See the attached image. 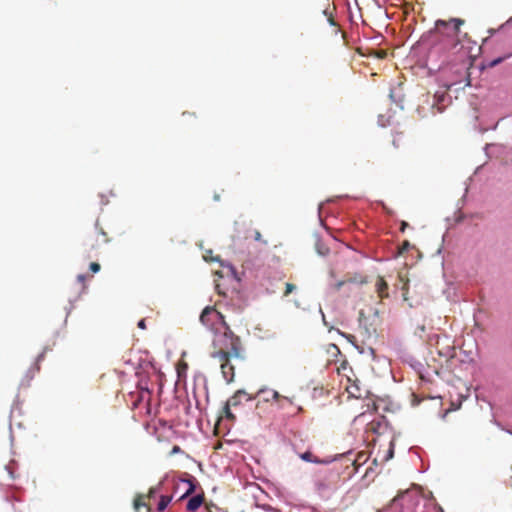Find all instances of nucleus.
I'll return each mask as SVG.
<instances>
[{"label":"nucleus","mask_w":512,"mask_h":512,"mask_svg":"<svg viewBox=\"0 0 512 512\" xmlns=\"http://www.w3.org/2000/svg\"><path fill=\"white\" fill-rule=\"evenodd\" d=\"M210 357L219 364L225 381L233 382L235 378L233 362L244 359V348L240 337L235 335L229 326H226L222 332L214 333Z\"/></svg>","instance_id":"f257e3e1"},{"label":"nucleus","mask_w":512,"mask_h":512,"mask_svg":"<svg viewBox=\"0 0 512 512\" xmlns=\"http://www.w3.org/2000/svg\"><path fill=\"white\" fill-rule=\"evenodd\" d=\"M464 23L461 18L438 19L435 22L436 34L445 38V49H455L461 43L460 27Z\"/></svg>","instance_id":"f03ea898"},{"label":"nucleus","mask_w":512,"mask_h":512,"mask_svg":"<svg viewBox=\"0 0 512 512\" xmlns=\"http://www.w3.org/2000/svg\"><path fill=\"white\" fill-rule=\"evenodd\" d=\"M200 322L211 331H214V333L219 331L218 325H221L223 329L228 326L224 316L212 306H207L203 309L200 315Z\"/></svg>","instance_id":"7ed1b4c3"},{"label":"nucleus","mask_w":512,"mask_h":512,"mask_svg":"<svg viewBox=\"0 0 512 512\" xmlns=\"http://www.w3.org/2000/svg\"><path fill=\"white\" fill-rule=\"evenodd\" d=\"M161 487H162V484L159 483L157 486L150 488L148 495H138L134 500L135 509L139 510L141 507L148 509V505L145 501L146 498L150 499V498L154 497L157 493L160 492Z\"/></svg>","instance_id":"20e7f679"},{"label":"nucleus","mask_w":512,"mask_h":512,"mask_svg":"<svg viewBox=\"0 0 512 512\" xmlns=\"http://www.w3.org/2000/svg\"><path fill=\"white\" fill-rule=\"evenodd\" d=\"M256 396L248 394L245 390H237L227 401L232 407L240 406L243 401H251Z\"/></svg>","instance_id":"39448f33"},{"label":"nucleus","mask_w":512,"mask_h":512,"mask_svg":"<svg viewBox=\"0 0 512 512\" xmlns=\"http://www.w3.org/2000/svg\"><path fill=\"white\" fill-rule=\"evenodd\" d=\"M439 345H440V341L438 339L436 342V349H437V353L439 356L445 358L446 360L454 357V355H455L454 346L448 344L441 348V347H439Z\"/></svg>","instance_id":"423d86ee"},{"label":"nucleus","mask_w":512,"mask_h":512,"mask_svg":"<svg viewBox=\"0 0 512 512\" xmlns=\"http://www.w3.org/2000/svg\"><path fill=\"white\" fill-rule=\"evenodd\" d=\"M375 288L379 298L383 299L388 297V284L382 276H378Z\"/></svg>","instance_id":"0eeeda50"},{"label":"nucleus","mask_w":512,"mask_h":512,"mask_svg":"<svg viewBox=\"0 0 512 512\" xmlns=\"http://www.w3.org/2000/svg\"><path fill=\"white\" fill-rule=\"evenodd\" d=\"M204 502V495L198 494L189 499L187 503V510L190 512L196 511Z\"/></svg>","instance_id":"6e6552de"},{"label":"nucleus","mask_w":512,"mask_h":512,"mask_svg":"<svg viewBox=\"0 0 512 512\" xmlns=\"http://www.w3.org/2000/svg\"><path fill=\"white\" fill-rule=\"evenodd\" d=\"M255 396H263V400L266 402L270 400L278 401L280 398V394L277 391L270 389H260Z\"/></svg>","instance_id":"1a4fd4ad"},{"label":"nucleus","mask_w":512,"mask_h":512,"mask_svg":"<svg viewBox=\"0 0 512 512\" xmlns=\"http://www.w3.org/2000/svg\"><path fill=\"white\" fill-rule=\"evenodd\" d=\"M187 369H188V364L184 360H180L176 366L178 378L185 377Z\"/></svg>","instance_id":"9d476101"},{"label":"nucleus","mask_w":512,"mask_h":512,"mask_svg":"<svg viewBox=\"0 0 512 512\" xmlns=\"http://www.w3.org/2000/svg\"><path fill=\"white\" fill-rule=\"evenodd\" d=\"M171 500H172V496L161 495L160 501L158 502V505H157V510L164 511L166 509V507L168 506V504L171 502Z\"/></svg>","instance_id":"9b49d317"},{"label":"nucleus","mask_w":512,"mask_h":512,"mask_svg":"<svg viewBox=\"0 0 512 512\" xmlns=\"http://www.w3.org/2000/svg\"><path fill=\"white\" fill-rule=\"evenodd\" d=\"M348 394L354 398H361V394L357 384L353 383L346 388Z\"/></svg>","instance_id":"f8f14e48"},{"label":"nucleus","mask_w":512,"mask_h":512,"mask_svg":"<svg viewBox=\"0 0 512 512\" xmlns=\"http://www.w3.org/2000/svg\"><path fill=\"white\" fill-rule=\"evenodd\" d=\"M231 408H232V406H231V405H229V403H228V401H227V402H226V404H225V406H224V408H223V412H224V415H225V417H226L227 419H229V420H232V421H233V420H235V416H234V414L232 413Z\"/></svg>","instance_id":"ddd939ff"},{"label":"nucleus","mask_w":512,"mask_h":512,"mask_svg":"<svg viewBox=\"0 0 512 512\" xmlns=\"http://www.w3.org/2000/svg\"><path fill=\"white\" fill-rule=\"evenodd\" d=\"M511 56H512V52H511V53H508V54H506V55H504V56L498 57V58H496V59L492 60V61L488 64V66H489V67H495L496 65H498V64H500V63H502L504 60H506L507 58H509V57H511Z\"/></svg>","instance_id":"4468645a"},{"label":"nucleus","mask_w":512,"mask_h":512,"mask_svg":"<svg viewBox=\"0 0 512 512\" xmlns=\"http://www.w3.org/2000/svg\"><path fill=\"white\" fill-rule=\"evenodd\" d=\"M324 14L327 16L329 23H330L331 25H333V26H336V22H335L334 17H333V12H332V10L330 9V7H327V8L324 10Z\"/></svg>","instance_id":"2eb2a0df"},{"label":"nucleus","mask_w":512,"mask_h":512,"mask_svg":"<svg viewBox=\"0 0 512 512\" xmlns=\"http://www.w3.org/2000/svg\"><path fill=\"white\" fill-rule=\"evenodd\" d=\"M346 282H357V279H356V278H353V279H352V278H350V279L345 280V281H340V282H338V283H337V289H339V288H340L344 283H346ZM358 282H359V283H361V284H363V283H366V282H367V280H366V278L361 277V278L358 280Z\"/></svg>","instance_id":"dca6fc26"},{"label":"nucleus","mask_w":512,"mask_h":512,"mask_svg":"<svg viewBox=\"0 0 512 512\" xmlns=\"http://www.w3.org/2000/svg\"><path fill=\"white\" fill-rule=\"evenodd\" d=\"M411 247V244L408 240H405L402 245L399 247V250H398V254L399 255H402L404 254L406 251L409 250V248Z\"/></svg>","instance_id":"f3484780"},{"label":"nucleus","mask_w":512,"mask_h":512,"mask_svg":"<svg viewBox=\"0 0 512 512\" xmlns=\"http://www.w3.org/2000/svg\"><path fill=\"white\" fill-rule=\"evenodd\" d=\"M296 290V286L292 283H286L285 284V291H284V296H288L289 294H291L293 291Z\"/></svg>","instance_id":"a211bd4d"},{"label":"nucleus","mask_w":512,"mask_h":512,"mask_svg":"<svg viewBox=\"0 0 512 512\" xmlns=\"http://www.w3.org/2000/svg\"><path fill=\"white\" fill-rule=\"evenodd\" d=\"M301 458L308 462H318L316 459H314V455L311 452H305L301 455Z\"/></svg>","instance_id":"6ab92c4d"},{"label":"nucleus","mask_w":512,"mask_h":512,"mask_svg":"<svg viewBox=\"0 0 512 512\" xmlns=\"http://www.w3.org/2000/svg\"><path fill=\"white\" fill-rule=\"evenodd\" d=\"M253 234H254L255 241L263 242L264 244L267 243L265 240H262V235L258 230H254Z\"/></svg>","instance_id":"aec40b11"},{"label":"nucleus","mask_w":512,"mask_h":512,"mask_svg":"<svg viewBox=\"0 0 512 512\" xmlns=\"http://www.w3.org/2000/svg\"><path fill=\"white\" fill-rule=\"evenodd\" d=\"M401 7H403L405 12H407L408 9H414L413 2H408V1L402 2Z\"/></svg>","instance_id":"412c9836"},{"label":"nucleus","mask_w":512,"mask_h":512,"mask_svg":"<svg viewBox=\"0 0 512 512\" xmlns=\"http://www.w3.org/2000/svg\"><path fill=\"white\" fill-rule=\"evenodd\" d=\"M96 228L99 230V233L104 237L103 242L107 243L109 239L107 238L106 232L101 227H99L98 222H96Z\"/></svg>","instance_id":"4be33fe9"},{"label":"nucleus","mask_w":512,"mask_h":512,"mask_svg":"<svg viewBox=\"0 0 512 512\" xmlns=\"http://www.w3.org/2000/svg\"><path fill=\"white\" fill-rule=\"evenodd\" d=\"M89 268L93 273H97L100 270V265L96 262H92Z\"/></svg>","instance_id":"5701e85b"},{"label":"nucleus","mask_w":512,"mask_h":512,"mask_svg":"<svg viewBox=\"0 0 512 512\" xmlns=\"http://www.w3.org/2000/svg\"><path fill=\"white\" fill-rule=\"evenodd\" d=\"M504 28V25H501L498 29H489L488 32L491 36H493L496 32L502 30Z\"/></svg>","instance_id":"b1692460"},{"label":"nucleus","mask_w":512,"mask_h":512,"mask_svg":"<svg viewBox=\"0 0 512 512\" xmlns=\"http://www.w3.org/2000/svg\"><path fill=\"white\" fill-rule=\"evenodd\" d=\"M138 328L140 329H146V323H145V319H141L138 324H137Z\"/></svg>","instance_id":"393cba45"},{"label":"nucleus","mask_w":512,"mask_h":512,"mask_svg":"<svg viewBox=\"0 0 512 512\" xmlns=\"http://www.w3.org/2000/svg\"><path fill=\"white\" fill-rule=\"evenodd\" d=\"M407 227H408V223L405 221H402L401 226H400V231L404 232Z\"/></svg>","instance_id":"a878e982"},{"label":"nucleus","mask_w":512,"mask_h":512,"mask_svg":"<svg viewBox=\"0 0 512 512\" xmlns=\"http://www.w3.org/2000/svg\"><path fill=\"white\" fill-rule=\"evenodd\" d=\"M178 452H180V447L179 446H174L173 449H172V454L178 453Z\"/></svg>","instance_id":"bb28decb"},{"label":"nucleus","mask_w":512,"mask_h":512,"mask_svg":"<svg viewBox=\"0 0 512 512\" xmlns=\"http://www.w3.org/2000/svg\"><path fill=\"white\" fill-rule=\"evenodd\" d=\"M385 56H386V52L385 51H380L378 53V57H380V58H384Z\"/></svg>","instance_id":"cd10ccee"},{"label":"nucleus","mask_w":512,"mask_h":512,"mask_svg":"<svg viewBox=\"0 0 512 512\" xmlns=\"http://www.w3.org/2000/svg\"><path fill=\"white\" fill-rule=\"evenodd\" d=\"M84 279H85V276H84V275H79V276H78V280H79V281H84Z\"/></svg>","instance_id":"c85d7f7f"}]
</instances>
